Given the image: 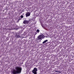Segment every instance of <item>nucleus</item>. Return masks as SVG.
<instances>
[{
  "instance_id": "obj_1",
  "label": "nucleus",
  "mask_w": 74,
  "mask_h": 74,
  "mask_svg": "<svg viewBox=\"0 0 74 74\" xmlns=\"http://www.w3.org/2000/svg\"><path fill=\"white\" fill-rule=\"evenodd\" d=\"M45 38L44 35L43 34H42L37 37L36 40H37V41L39 40V42H40L42 40V39L44 38Z\"/></svg>"
},
{
  "instance_id": "obj_2",
  "label": "nucleus",
  "mask_w": 74,
  "mask_h": 74,
  "mask_svg": "<svg viewBox=\"0 0 74 74\" xmlns=\"http://www.w3.org/2000/svg\"><path fill=\"white\" fill-rule=\"evenodd\" d=\"M16 70L18 74H19V73H21V71H22V68L21 67H19L17 66L16 68Z\"/></svg>"
},
{
  "instance_id": "obj_3",
  "label": "nucleus",
  "mask_w": 74,
  "mask_h": 74,
  "mask_svg": "<svg viewBox=\"0 0 74 74\" xmlns=\"http://www.w3.org/2000/svg\"><path fill=\"white\" fill-rule=\"evenodd\" d=\"M37 69L36 68H34V70L32 71V73L34 74H37Z\"/></svg>"
},
{
  "instance_id": "obj_4",
  "label": "nucleus",
  "mask_w": 74,
  "mask_h": 74,
  "mask_svg": "<svg viewBox=\"0 0 74 74\" xmlns=\"http://www.w3.org/2000/svg\"><path fill=\"white\" fill-rule=\"evenodd\" d=\"M12 74H18V72H17V71L15 69H14L12 71Z\"/></svg>"
},
{
  "instance_id": "obj_5",
  "label": "nucleus",
  "mask_w": 74,
  "mask_h": 74,
  "mask_svg": "<svg viewBox=\"0 0 74 74\" xmlns=\"http://www.w3.org/2000/svg\"><path fill=\"white\" fill-rule=\"evenodd\" d=\"M23 22L24 24H28L29 23V21L27 20H24L23 21Z\"/></svg>"
},
{
  "instance_id": "obj_6",
  "label": "nucleus",
  "mask_w": 74,
  "mask_h": 74,
  "mask_svg": "<svg viewBox=\"0 0 74 74\" xmlns=\"http://www.w3.org/2000/svg\"><path fill=\"white\" fill-rule=\"evenodd\" d=\"M26 16L27 17V16H29L30 15V13L29 12H27L25 14Z\"/></svg>"
},
{
  "instance_id": "obj_7",
  "label": "nucleus",
  "mask_w": 74,
  "mask_h": 74,
  "mask_svg": "<svg viewBox=\"0 0 74 74\" xmlns=\"http://www.w3.org/2000/svg\"><path fill=\"white\" fill-rule=\"evenodd\" d=\"M40 32V30L38 29L37 30L35 33V34H37V33H38Z\"/></svg>"
},
{
  "instance_id": "obj_8",
  "label": "nucleus",
  "mask_w": 74,
  "mask_h": 74,
  "mask_svg": "<svg viewBox=\"0 0 74 74\" xmlns=\"http://www.w3.org/2000/svg\"><path fill=\"white\" fill-rule=\"evenodd\" d=\"M47 41H48V40H44V41L42 42V44H44L45 43V42H46Z\"/></svg>"
},
{
  "instance_id": "obj_9",
  "label": "nucleus",
  "mask_w": 74,
  "mask_h": 74,
  "mask_svg": "<svg viewBox=\"0 0 74 74\" xmlns=\"http://www.w3.org/2000/svg\"><path fill=\"white\" fill-rule=\"evenodd\" d=\"M16 36H17V38H19V37H20V36H19V34L16 35Z\"/></svg>"
},
{
  "instance_id": "obj_10",
  "label": "nucleus",
  "mask_w": 74,
  "mask_h": 74,
  "mask_svg": "<svg viewBox=\"0 0 74 74\" xmlns=\"http://www.w3.org/2000/svg\"><path fill=\"white\" fill-rule=\"evenodd\" d=\"M21 18L20 17H19V18L18 19V21H20V20H21Z\"/></svg>"
},
{
  "instance_id": "obj_11",
  "label": "nucleus",
  "mask_w": 74,
  "mask_h": 74,
  "mask_svg": "<svg viewBox=\"0 0 74 74\" xmlns=\"http://www.w3.org/2000/svg\"><path fill=\"white\" fill-rule=\"evenodd\" d=\"M21 18H23V16L22 15H21Z\"/></svg>"
},
{
  "instance_id": "obj_12",
  "label": "nucleus",
  "mask_w": 74,
  "mask_h": 74,
  "mask_svg": "<svg viewBox=\"0 0 74 74\" xmlns=\"http://www.w3.org/2000/svg\"><path fill=\"white\" fill-rule=\"evenodd\" d=\"M41 26L42 27H44V25H43V24H41Z\"/></svg>"
},
{
  "instance_id": "obj_13",
  "label": "nucleus",
  "mask_w": 74,
  "mask_h": 74,
  "mask_svg": "<svg viewBox=\"0 0 74 74\" xmlns=\"http://www.w3.org/2000/svg\"><path fill=\"white\" fill-rule=\"evenodd\" d=\"M24 12V10H22V12Z\"/></svg>"
},
{
  "instance_id": "obj_14",
  "label": "nucleus",
  "mask_w": 74,
  "mask_h": 74,
  "mask_svg": "<svg viewBox=\"0 0 74 74\" xmlns=\"http://www.w3.org/2000/svg\"><path fill=\"white\" fill-rule=\"evenodd\" d=\"M59 73H60V72H59Z\"/></svg>"
}]
</instances>
